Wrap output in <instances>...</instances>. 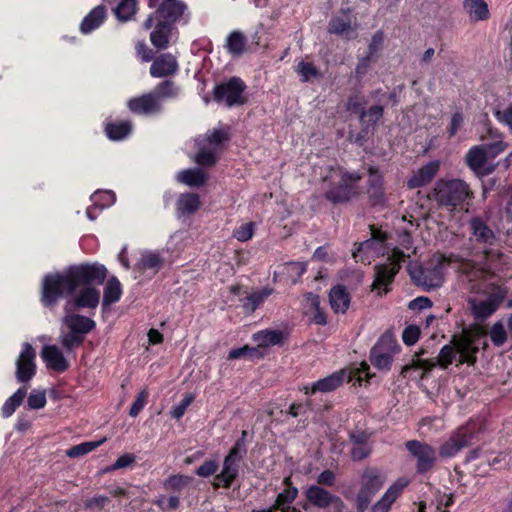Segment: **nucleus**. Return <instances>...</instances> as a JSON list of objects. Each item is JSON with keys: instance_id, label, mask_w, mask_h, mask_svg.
<instances>
[{"instance_id": "obj_11", "label": "nucleus", "mask_w": 512, "mask_h": 512, "mask_svg": "<svg viewBox=\"0 0 512 512\" xmlns=\"http://www.w3.org/2000/svg\"><path fill=\"white\" fill-rule=\"evenodd\" d=\"M405 448L415 460V471L418 475L431 473L438 461L437 451L430 444L419 440H408Z\"/></svg>"}, {"instance_id": "obj_10", "label": "nucleus", "mask_w": 512, "mask_h": 512, "mask_svg": "<svg viewBox=\"0 0 512 512\" xmlns=\"http://www.w3.org/2000/svg\"><path fill=\"white\" fill-rule=\"evenodd\" d=\"M409 257L401 249L393 248L391 254L387 257V262L377 264L374 267L375 278L372 284L373 289L380 290L382 288L384 293L387 294L390 291L388 288L395 279L401 269V265L405 262L406 258Z\"/></svg>"}, {"instance_id": "obj_34", "label": "nucleus", "mask_w": 512, "mask_h": 512, "mask_svg": "<svg viewBox=\"0 0 512 512\" xmlns=\"http://www.w3.org/2000/svg\"><path fill=\"white\" fill-rule=\"evenodd\" d=\"M200 197L196 193H182L177 200V211L180 215H192L200 207Z\"/></svg>"}, {"instance_id": "obj_43", "label": "nucleus", "mask_w": 512, "mask_h": 512, "mask_svg": "<svg viewBox=\"0 0 512 512\" xmlns=\"http://www.w3.org/2000/svg\"><path fill=\"white\" fill-rule=\"evenodd\" d=\"M158 101L162 104L163 100L166 98H175L179 95L180 89L175 85V83L171 80H164L157 84L153 91Z\"/></svg>"}, {"instance_id": "obj_55", "label": "nucleus", "mask_w": 512, "mask_h": 512, "mask_svg": "<svg viewBox=\"0 0 512 512\" xmlns=\"http://www.w3.org/2000/svg\"><path fill=\"white\" fill-rule=\"evenodd\" d=\"M220 467V463L217 459L209 458L206 459L202 465H200L196 470L195 474L202 478H208L210 476L214 477L217 475L216 472Z\"/></svg>"}, {"instance_id": "obj_45", "label": "nucleus", "mask_w": 512, "mask_h": 512, "mask_svg": "<svg viewBox=\"0 0 512 512\" xmlns=\"http://www.w3.org/2000/svg\"><path fill=\"white\" fill-rule=\"evenodd\" d=\"M192 481V477L184 474L170 475L164 482V489L172 492H181Z\"/></svg>"}, {"instance_id": "obj_62", "label": "nucleus", "mask_w": 512, "mask_h": 512, "mask_svg": "<svg viewBox=\"0 0 512 512\" xmlns=\"http://www.w3.org/2000/svg\"><path fill=\"white\" fill-rule=\"evenodd\" d=\"M384 42V33L381 30H378L374 33V35L371 38V41L368 45V53L367 55L376 59L377 58V52L382 48Z\"/></svg>"}, {"instance_id": "obj_57", "label": "nucleus", "mask_w": 512, "mask_h": 512, "mask_svg": "<svg viewBox=\"0 0 512 512\" xmlns=\"http://www.w3.org/2000/svg\"><path fill=\"white\" fill-rule=\"evenodd\" d=\"M195 161L201 166L211 167L217 162L216 154L207 148H201L195 156Z\"/></svg>"}, {"instance_id": "obj_9", "label": "nucleus", "mask_w": 512, "mask_h": 512, "mask_svg": "<svg viewBox=\"0 0 512 512\" xmlns=\"http://www.w3.org/2000/svg\"><path fill=\"white\" fill-rule=\"evenodd\" d=\"M247 88L245 82L238 76L216 84L212 91L213 101L227 107L244 105L247 98L244 92Z\"/></svg>"}, {"instance_id": "obj_23", "label": "nucleus", "mask_w": 512, "mask_h": 512, "mask_svg": "<svg viewBox=\"0 0 512 512\" xmlns=\"http://www.w3.org/2000/svg\"><path fill=\"white\" fill-rule=\"evenodd\" d=\"M282 484L284 489L276 496V499L271 506L272 509H275L276 511L280 510L281 512H285L297 499L299 490L294 486L291 475L284 477Z\"/></svg>"}, {"instance_id": "obj_51", "label": "nucleus", "mask_w": 512, "mask_h": 512, "mask_svg": "<svg viewBox=\"0 0 512 512\" xmlns=\"http://www.w3.org/2000/svg\"><path fill=\"white\" fill-rule=\"evenodd\" d=\"M368 104L367 99L360 94L350 95L346 101V109L352 114L361 115Z\"/></svg>"}, {"instance_id": "obj_24", "label": "nucleus", "mask_w": 512, "mask_h": 512, "mask_svg": "<svg viewBox=\"0 0 512 512\" xmlns=\"http://www.w3.org/2000/svg\"><path fill=\"white\" fill-rule=\"evenodd\" d=\"M179 68L177 59L170 53L159 55L150 66V74L155 78L167 77L175 74Z\"/></svg>"}, {"instance_id": "obj_54", "label": "nucleus", "mask_w": 512, "mask_h": 512, "mask_svg": "<svg viewBox=\"0 0 512 512\" xmlns=\"http://www.w3.org/2000/svg\"><path fill=\"white\" fill-rule=\"evenodd\" d=\"M489 336L492 343L496 347H501L507 341V332L501 321H498L492 325L489 331Z\"/></svg>"}, {"instance_id": "obj_4", "label": "nucleus", "mask_w": 512, "mask_h": 512, "mask_svg": "<svg viewBox=\"0 0 512 512\" xmlns=\"http://www.w3.org/2000/svg\"><path fill=\"white\" fill-rule=\"evenodd\" d=\"M362 176L358 172H349L343 167H331L329 174L323 178L327 184L324 197L332 204H344L358 194V183Z\"/></svg>"}, {"instance_id": "obj_3", "label": "nucleus", "mask_w": 512, "mask_h": 512, "mask_svg": "<svg viewBox=\"0 0 512 512\" xmlns=\"http://www.w3.org/2000/svg\"><path fill=\"white\" fill-rule=\"evenodd\" d=\"M187 9V4L183 1L167 0L159 3L143 22L145 30L151 29L149 39L157 50H165L170 46L171 38L177 32L176 24Z\"/></svg>"}, {"instance_id": "obj_42", "label": "nucleus", "mask_w": 512, "mask_h": 512, "mask_svg": "<svg viewBox=\"0 0 512 512\" xmlns=\"http://www.w3.org/2000/svg\"><path fill=\"white\" fill-rule=\"evenodd\" d=\"M328 30L332 34L339 36H345L347 39H351L349 32L353 30L351 19L348 16L345 17H333L328 26Z\"/></svg>"}, {"instance_id": "obj_30", "label": "nucleus", "mask_w": 512, "mask_h": 512, "mask_svg": "<svg viewBox=\"0 0 512 512\" xmlns=\"http://www.w3.org/2000/svg\"><path fill=\"white\" fill-rule=\"evenodd\" d=\"M93 285H84L79 293L74 295V306L79 309H96L100 301V291Z\"/></svg>"}, {"instance_id": "obj_32", "label": "nucleus", "mask_w": 512, "mask_h": 512, "mask_svg": "<svg viewBox=\"0 0 512 512\" xmlns=\"http://www.w3.org/2000/svg\"><path fill=\"white\" fill-rule=\"evenodd\" d=\"M463 7L474 22L485 21L490 17L489 7L485 0H464Z\"/></svg>"}, {"instance_id": "obj_60", "label": "nucleus", "mask_w": 512, "mask_h": 512, "mask_svg": "<svg viewBox=\"0 0 512 512\" xmlns=\"http://www.w3.org/2000/svg\"><path fill=\"white\" fill-rule=\"evenodd\" d=\"M136 462V456L132 453H124L119 456L117 460L106 469V471H115L131 467Z\"/></svg>"}, {"instance_id": "obj_46", "label": "nucleus", "mask_w": 512, "mask_h": 512, "mask_svg": "<svg viewBox=\"0 0 512 512\" xmlns=\"http://www.w3.org/2000/svg\"><path fill=\"white\" fill-rule=\"evenodd\" d=\"M137 10V0H122L114 9L115 16L120 21H128Z\"/></svg>"}, {"instance_id": "obj_21", "label": "nucleus", "mask_w": 512, "mask_h": 512, "mask_svg": "<svg viewBox=\"0 0 512 512\" xmlns=\"http://www.w3.org/2000/svg\"><path fill=\"white\" fill-rule=\"evenodd\" d=\"M346 376V370L336 371L329 376L314 382L311 387H305V394H314L318 391L323 393L332 392L346 381Z\"/></svg>"}, {"instance_id": "obj_39", "label": "nucleus", "mask_w": 512, "mask_h": 512, "mask_svg": "<svg viewBox=\"0 0 512 512\" xmlns=\"http://www.w3.org/2000/svg\"><path fill=\"white\" fill-rule=\"evenodd\" d=\"M105 133L110 140L118 141L124 139L132 131L130 121L108 122L105 124Z\"/></svg>"}, {"instance_id": "obj_56", "label": "nucleus", "mask_w": 512, "mask_h": 512, "mask_svg": "<svg viewBox=\"0 0 512 512\" xmlns=\"http://www.w3.org/2000/svg\"><path fill=\"white\" fill-rule=\"evenodd\" d=\"M255 227L256 225L252 221L242 224L234 230L233 236L240 242H246L253 237Z\"/></svg>"}, {"instance_id": "obj_44", "label": "nucleus", "mask_w": 512, "mask_h": 512, "mask_svg": "<svg viewBox=\"0 0 512 512\" xmlns=\"http://www.w3.org/2000/svg\"><path fill=\"white\" fill-rule=\"evenodd\" d=\"M376 244H370L368 246H364V241L359 243L356 249L353 251V257L356 261H360L362 263H370L371 258H376L383 256L385 253H378Z\"/></svg>"}, {"instance_id": "obj_53", "label": "nucleus", "mask_w": 512, "mask_h": 512, "mask_svg": "<svg viewBox=\"0 0 512 512\" xmlns=\"http://www.w3.org/2000/svg\"><path fill=\"white\" fill-rule=\"evenodd\" d=\"M297 73L301 76L302 82H308L312 78L321 76L319 70L312 62L301 61L296 69Z\"/></svg>"}, {"instance_id": "obj_59", "label": "nucleus", "mask_w": 512, "mask_h": 512, "mask_svg": "<svg viewBox=\"0 0 512 512\" xmlns=\"http://www.w3.org/2000/svg\"><path fill=\"white\" fill-rule=\"evenodd\" d=\"M194 400L195 396L193 394H186L180 403L172 408L171 416L176 420L181 419L184 416L187 408L192 404Z\"/></svg>"}, {"instance_id": "obj_6", "label": "nucleus", "mask_w": 512, "mask_h": 512, "mask_svg": "<svg viewBox=\"0 0 512 512\" xmlns=\"http://www.w3.org/2000/svg\"><path fill=\"white\" fill-rule=\"evenodd\" d=\"M425 354V350L421 349L418 353L414 355L411 363L406 364L402 367L400 375L403 378L412 377V373H417L413 378L414 379H423L426 377L427 373L432 371L436 366H439L441 369H447L454 361L458 362L457 350L454 347V344L450 342V344L444 345L438 354V356L434 359H422L421 356Z\"/></svg>"}, {"instance_id": "obj_40", "label": "nucleus", "mask_w": 512, "mask_h": 512, "mask_svg": "<svg viewBox=\"0 0 512 512\" xmlns=\"http://www.w3.org/2000/svg\"><path fill=\"white\" fill-rule=\"evenodd\" d=\"M487 161V153L482 146H474L466 154V163L469 168L478 173Z\"/></svg>"}, {"instance_id": "obj_20", "label": "nucleus", "mask_w": 512, "mask_h": 512, "mask_svg": "<svg viewBox=\"0 0 512 512\" xmlns=\"http://www.w3.org/2000/svg\"><path fill=\"white\" fill-rule=\"evenodd\" d=\"M305 497L309 504L320 509H326L332 504L341 502L340 497L319 485H310L305 491Z\"/></svg>"}, {"instance_id": "obj_28", "label": "nucleus", "mask_w": 512, "mask_h": 512, "mask_svg": "<svg viewBox=\"0 0 512 512\" xmlns=\"http://www.w3.org/2000/svg\"><path fill=\"white\" fill-rule=\"evenodd\" d=\"M331 309L334 313L344 314L348 310L351 296L344 285L333 286L328 295Z\"/></svg>"}, {"instance_id": "obj_5", "label": "nucleus", "mask_w": 512, "mask_h": 512, "mask_svg": "<svg viewBox=\"0 0 512 512\" xmlns=\"http://www.w3.org/2000/svg\"><path fill=\"white\" fill-rule=\"evenodd\" d=\"M439 207L449 211L462 210L467 200L474 198L470 186L462 179H439L429 196Z\"/></svg>"}, {"instance_id": "obj_26", "label": "nucleus", "mask_w": 512, "mask_h": 512, "mask_svg": "<svg viewBox=\"0 0 512 512\" xmlns=\"http://www.w3.org/2000/svg\"><path fill=\"white\" fill-rule=\"evenodd\" d=\"M107 8L101 4L94 7L81 21L79 29L84 35L98 29L107 20Z\"/></svg>"}, {"instance_id": "obj_1", "label": "nucleus", "mask_w": 512, "mask_h": 512, "mask_svg": "<svg viewBox=\"0 0 512 512\" xmlns=\"http://www.w3.org/2000/svg\"><path fill=\"white\" fill-rule=\"evenodd\" d=\"M107 269L97 262L68 266L63 271L47 273L40 285V303L44 308L54 310L60 300L70 298L84 285H102Z\"/></svg>"}, {"instance_id": "obj_25", "label": "nucleus", "mask_w": 512, "mask_h": 512, "mask_svg": "<svg viewBox=\"0 0 512 512\" xmlns=\"http://www.w3.org/2000/svg\"><path fill=\"white\" fill-rule=\"evenodd\" d=\"M385 476L377 468H367L364 470L361 478V487L359 492L374 496L384 485Z\"/></svg>"}, {"instance_id": "obj_18", "label": "nucleus", "mask_w": 512, "mask_h": 512, "mask_svg": "<svg viewBox=\"0 0 512 512\" xmlns=\"http://www.w3.org/2000/svg\"><path fill=\"white\" fill-rule=\"evenodd\" d=\"M505 294V291L498 287L497 290L491 293L487 299L479 302H473L472 312L475 318L484 320L490 317L504 300Z\"/></svg>"}, {"instance_id": "obj_8", "label": "nucleus", "mask_w": 512, "mask_h": 512, "mask_svg": "<svg viewBox=\"0 0 512 512\" xmlns=\"http://www.w3.org/2000/svg\"><path fill=\"white\" fill-rule=\"evenodd\" d=\"M481 426L476 421H468L460 426L448 440L439 447V455L442 458L454 457L461 449L478 441Z\"/></svg>"}, {"instance_id": "obj_61", "label": "nucleus", "mask_w": 512, "mask_h": 512, "mask_svg": "<svg viewBox=\"0 0 512 512\" xmlns=\"http://www.w3.org/2000/svg\"><path fill=\"white\" fill-rule=\"evenodd\" d=\"M421 330L417 325H408L402 333V340L405 345H414L420 337Z\"/></svg>"}, {"instance_id": "obj_58", "label": "nucleus", "mask_w": 512, "mask_h": 512, "mask_svg": "<svg viewBox=\"0 0 512 512\" xmlns=\"http://www.w3.org/2000/svg\"><path fill=\"white\" fill-rule=\"evenodd\" d=\"M47 403L46 394L44 391L33 390L27 399V407L29 409H42Z\"/></svg>"}, {"instance_id": "obj_48", "label": "nucleus", "mask_w": 512, "mask_h": 512, "mask_svg": "<svg viewBox=\"0 0 512 512\" xmlns=\"http://www.w3.org/2000/svg\"><path fill=\"white\" fill-rule=\"evenodd\" d=\"M370 230L371 237L364 241V246L376 244L378 247V253H386V241L388 240L387 233L376 228L374 225L370 226Z\"/></svg>"}, {"instance_id": "obj_16", "label": "nucleus", "mask_w": 512, "mask_h": 512, "mask_svg": "<svg viewBox=\"0 0 512 512\" xmlns=\"http://www.w3.org/2000/svg\"><path fill=\"white\" fill-rule=\"evenodd\" d=\"M410 484L405 477L398 478L383 494V496L371 507L370 512H389L392 505L402 495L404 489Z\"/></svg>"}, {"instance_id": "obj_36", "label": "nucleus", "mask_w": 512, "mask_h": 512, "mask_svg": "<svg viewBox=\"0 0 512 512\" xmlns=\"http://www.w3.org/2000/svg\"><path fill=\"white\" fill-rule=\"evenodd\" d=\"M177 180L190 187H201L206 183L207 175L199 168L185 169L178 173Z\"/></svg>"}, {"instance_id": "obj_52", "label": "nucleus", "mask_w": 512, "mask_h": 512, "mask_svg": "<svg viewBox=\"0 0 512 512\" xmlns=\"http://www.w3.org/2000/svg\"><path fill=\"white\" fill-rule=\"evenodd\" d=\"M85 337L68 329V332L61 337L62 347L66 352H71L84 343Z\"/></svg>"}, {"instance_id": "obj_49", "label": "nucleus", "mask_w": 512, "mask_h": 512, "mask_svg": "<svg viewBox=\"0 0 512 512\" xmlns=\"http://www.w3.org/2000/svg\"><path fill=\"white\" fill-rule=\"evenodd\" d=\"M105 440L106 439L104 438L100 441L80 443L68 449L66 455L70 458H78L80 456L86 455L99 447L102 443L105 442Z\"/></svg>"}, {"instance_id": "obj_14", "label": "nucleus", "mask_w": 512, "mask_h": 512, "mask_svg": "<svg viewBox=\"0 0 512 512\" xmlns=\"http://www.w3.org/2000/svg\"><path fill=\"white\" fill-rule=\"evenodd\" d=\"M451 343L457 350L458 365L467 363L474 365L477 361L478 347L474 338L468 333H461L452 336Z\"/></svg>"}, {"instance_id": "obj_13", "label": "nucleus", "mask_w": 512, "mask_h": 512, "mask_svg": "<svg viewBox=\"0 0 512 512\" xmlns=\"http://www.w3.org/2000/svg\"><path fill=\"white\" fill-rule=\"evenodd\" d=\"M36 372V351L30 343L24 342L16 360V379L19 383H28L36 375Z\"/></svg>"}, {"instance_id": "obj_33", "label": "nucleus", "mask_w": 512, "mask_h": 512, "mask_svg": "<svg viewBox=\"0 0 512 512\" xmlns=\"http://www.w3.org/2000/svg\"><path fill=\"white\" fill-rule=\"evenodd\" d=\"M470 228L477 242L492 244L495 240L494 232L479 217H474L470 220Z\"/></svg>"}, {"instance_id": "obj_63", "label": "nucleus", "mask_w": 512, "mask_h": 512, "mask_svg": "<svg viewBox=\"0 0 512 512\" xmlns=\"http://www.w3.org/2000/svg\"><path fill=\"white\" fill-rule=\"evenodd\" d=\"M148 396L149 395L146 390H142L141 392L138 393L136 399L132 403L130 410H129V415L131 417H136L139 415V413L142 411V409L144 408V406L147 403Z\"/></svg>"}, {"instance_id": "obj_37", "label": "nucleus", "mask_w": 512, "mask_h": 512, "mask_svg": "<svg viewBox=\"0 0 512 512\" xmlns=\"http://www.w3.org/2000/svg\"><path fill=\"white\" fill-rule=\"evenodd\" d=\"M247 38L240 31L231 32L226 39L225 48L233 57H239L245 52Z\"/></svg>"}, {"instance_id": "obj_12", "label": "nucleus", "mask_w": 512, "mask_h": 512, "mask_svg": "<svg viewBox=\"0 0 512 512\" xmlns=\"http://www.w3.org/2000/svg\"><path fill=\"white\" fill-rule=\"evenodd\" d=\"M399 349L390 334H383L371 348L369 360L378 370L389 371L393 363V354Z\"/></svg>"}, {"instance_id": "obj_64", "label": "nucleus", "mask_w": 512, "mask_h": 512, "mask_svg": "<svg viewBox=\"0 0 512 512\" xmlns=\"http://www.w3.org/2000/svg\"><path fill=\"white\" fill-rule=\"evenodd\" d=\"M230 137L227 131L223 129H213L207 135V141L209 144L214 146H221L225 142L229 141Z\"/></svg>"}, {"instance_id": "obj_2", "label": "nucleus", "mask_w": 512, "mask_h": 512, "mask_svg": "<svg viewBox=\"0 0 512 512\" xmlns=\"http://www.w3.org/2000/svg\"><path fill=\"white\" fill-rule=\"evenodd\" d=\"M458 264V270L465 275L469 282L483 280L489 275V271L472 260L464 259L456 254H434L426 263L415 264L408 267V272L413 283L421 286L426 291L437 289L444 283V273L447 266Z\"/></svg>"}, {"instance_id": "obj_31", "label": "nucleus", "mask_w": 512, "mask_h": 512, "mask_svg": "<svg viewBox=\"0 0 512 512\" xmlns=\"http://www.w3.org/2000/svg\"><path fill=\"white\" fill-rule=\"evenodd\" d=\"M64 323L68 329L73 330V332H76L84 337L96 327L94 320L80 314L66 316Z\"/></svg>"}, {"instance_id": "obj_22", "label": "nucleus", "mask_w": 512, "mask_h": 512, "mask_svg": "<svg viewBox=\"0 0 512 512\" xmlns=\"http://www.w3.org/2000/svg\"><path fill=\"white\" fill-rule=\"evenodd\" d=\"M41 358L49 369L58 373H63L70 367L69 361L56 345H45L41 352Z\"/></svg>"}, {"instance_id": "obj_19", "label": "nucleus", "mask_w": 512, "mask_h": 512, "mask_svg": "<svg viewBox=\"0 0 512 512\" xmlns=\"http://www.w3.org/2000/svg\"><path fill=\"white\" fill-rule=\"evenodd\" d=\"M440 169V162L438 160H432L418 170L414 171L412 176L407 180V187L409 189L421 188L435 178Z\"/></svg>"}, {"instance_id": "obj_29", "label": "nucleus", "mask_w": 512, "mask_h": 512, "mask_svg": "<svg viewBox=\"0 0 512 512\" xmlns=\"http://www.w3.org/2000/svg\"><path fill=\"white\" fill-rule=\"evenodd\" d=\"M288 334L281 330L264 329L253 334V340L257 342L259 348L270 346H282L287 339Z\"/></svg>"}, {"instance_id": "obj_47", "label": "nucleus", "mask_w": 512, "mask_h": 512, "mask_svg": "<svg viewBox=\"0 0 512 512\" xmlns=\"http://www.w3.org/2000/svg\"><path fill=\"white\" fill-rule=\"evenodd\" d=\"M263 357L264 354L257 347H251L249 345H244L243 347L232 349L228 354V359L230 360L240 358L260 359Z\"/></svg>"}, {"instance_id": "obj_27", "label": "nucleus", "mask_w": 512, "mask_h": 512, "mask_svg": "<svg viewBox=\"0 0 512 512\" xmlns=\"http://www.w3.org/2000/svg\"><path fill=\"white\" fill-rule=\"evenodd\" d=\"M273 292V288L265 286L260 290L253 291L247 296L240 298L239 301L241 303L244 313L247 315L253 314L259 307L263 305L266 299L270 295H272Z\"/></svg>"}, {"instance_id": "obj_7", "label": "nucleus", "mask_w": 512, "mask_h": 512, "mask_svg": "<svg viewBox=\"0 0 512 512\" xmlns=\"http://www.w3.org/2000/svg\"><path fill=\"white\" fill-rule=\"evenodd\" d=\"M247 431L243 430L241 437L238 438L234 445L225 455L220 473L215 476L212 486L215 490L219 488L230 489L235 480L239 476L240 462L247 453L246 448Z\"/></svg>"}, {"instance_id": "obj_15", "label": "nucleus", "mask_w": 512, "mask_h": 512, "mask_svg": "<svg viewBox=\"0 0 512 512\" xmlns=\"http://www.w3.org/2000/svg\"><path fill=\"white\" fill-rule=\"evenodd\" d=\"M127 108L133 114L150 116L160 113L163 110V105L150 91L140 96L130 98L127 101Z\"/></svg>"}, {"instance_id": "obj_41", "label": "nucleus", "mask_w": 512, "mask_h": 512, "mask_svg": "<svg viewBox=\"0 0 512 512\" xmlns=\"http://www.w3.org/2000/svg\"><path fill=\"white\" fill-rule=\"evenodd\" d=\"M384 115V106L383 105H372L369 109H365L361 115L359 116V122L361 125H365L372 130L375 129V126L379 122V120Z\"/></svg>"}, {"instance_id": "obj_50", "label": "nucleus", "mask_w": 512, "mask_h": 512, "mask_svg": "<svg viewBox=\"0 0 512 512\" xmlns=\"http://www.w3.org/2000/svg\"><path fill=\"white\" fill-rule=\"evenodd\" d=\"M372 375L370 374V366L365 362H361L360 366L347 372L346 382L357 381L360 385L363 381H368Z\"/></svg>"}, {"instance_id": "obj_38", "label": "nucleus", "mask_w": 512, "mask_h": 512, "mask_svg": "<svg viewBox=\"0 0 512 512\" xmlns=\"http://www.w3.org/2000/svg\"><path fill=\"white\" fill-rule=\"evenodd\" d=\"M27 387L25 385L19 387L3 404L1 408V415L8 418L13 415L16 409L23 403L27 396Z\"/></svg>"}, {"instance_id": "obj_35", "label": "nucleus", "mask_w": 512, "mask_h": 512, "mask_svg": "<svg viewBox=\"0 0 512 512\" xmlns=\"http://www.w3.org/2000/svg\"><path fill=\"white\" fill-rule=\"evenodd\" d=\"M122 286L120 281L112 276L108 279L103 293L102 306L106 308L116 302H118L122 296Z\"/></svg>"}, {"instance_id": "obj_17", "label": "nucleus", "mask_w": 512, "mask_h": 512, "mask_svg": "<svg viewBox=\"0 0 512 512\" xmlns=\"http://www.w3.org/2000/svg\"><path fill=\"white\" fill-rule=\"evenodd\" d=\"M367 172L369 175L367 182L369 201L373 206L383 204L385 201L384 177L379 168L375 166H369Z\"/></svg>"}]
</instances>
